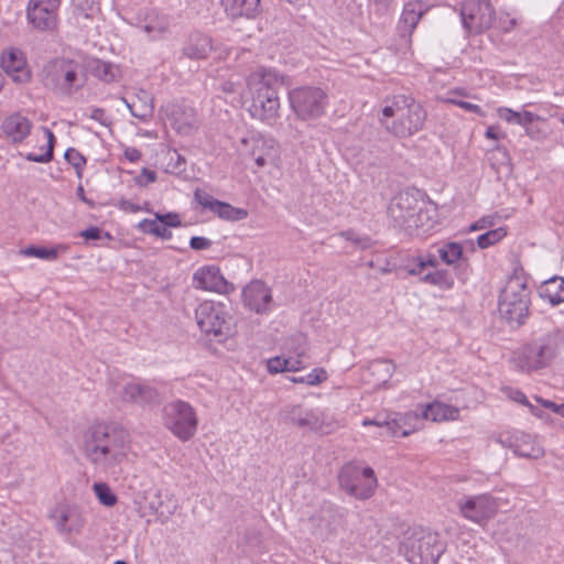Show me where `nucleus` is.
I'll return each mask as SVG.
<instances>
[{
    "label": "nucleus",
    "mask_w": 564,
    "mask_h": 564,
    "mask_svg": "<svg viewBox=\"0 0 564 564\" xmlns=\"http://www.w3.org/2000/svg\"><path fill=\"white\" fill-rule=\"evenodd\" d=\"M127 433L106 424L91 425L84 435V452L94 465L109 469L127 457Z\"/></svg>",
    "instance_id": "f257e3e1"
},
{
    "label": "nucleus",
    "mask_w": 564,
    "mask_h": 564,
    "mask_svg": "<svg viewBox=\"0 0 564 564\" xmlns=\"http://www.w3.org/2000/svg\"><path fill=\"white\" fill-rule=\"evenodd\" d=\"M381 124L399 139L410 138L421 131L426 120L423 106L410 95H394L382 101Z\"/></svg>",
    "instance_id": "f03ea898"
},
{
    "label": "nucleus",
    "mask_w": 564,
    "mask_h": 564,
    "mask_svg": "<svg viewBox=\"0 0 564 564\" xmlns=\"http://www.w3.org/2000/svg\"><path fill=\"white\" fill-rule=\"evenodd\" d=\"M283 85V77L274 69L261 68L248 78L252 91L249 112L252 118L273 126L280 113L278 87Z\"/></svg>",
    "instance_id": "7ed1b4c3"
},
{
    "label": "nucleus",
    "mask_w": 564,
    "mask_h": 564,
    "mask_svg": "<svg viewBox=\"0 0 564 564\" xmlns=\"http://www.w3.org/2000/svg\"><path fill=\"white\" fill-rule=\"evenodd\" d=\"M564 348V329L555 328L522 345L516 352L517 368L530 373L549 367Z\"/></svg>",
    "instance_id": "20e7f679"
},
{
    "label": "nucleus",
    "mask_w": 564,
    "mask_h": 564,
    "mask_svg": "<svg viewBox=\"0 0 564 564\" xmlns=\"http://www.w3.org/2000/svg\"><path fill=\"white\" fill-rule=\"evenodd\" d=\"M83 65L69 58H55L43 68V85L57 97H72L86 85Z\"/></svg>",
    "instance_id": "39448f33"
},
{
    "label": "nucleus",
    "mask_w": 564,
    "mask_h": 564,
    "mask_svg": "<svg viewBox=\"0 0 564 564\" xmlns=\"http://www.w3.org/2000/svg\"><path fill=\"white\" fill-rule=\"evenodd\" d=\"M531 305V291L527 282L518 276H510L500 292L498 311L502 319L511 327L525 324Z\"/></svg>",
    "instance_id": "423d86ee"
},
{
    "label": "nucleus",
    "mask_w": 564,
    "mask_h": 564,
    "mask_svg": "<svg viewBox=\"0 0 564 564\" xmlns=\"http://www.w3.org/2000/svg\"><path fill=\"white\" fill-rule=\"evenodd\" d=\"M338 482L344 491L359 500L370 498L378 485L375 470L371 467H360L355 463H347L340 468Z\"/></svg>",
    "instance_id": "0eeeda50"
},
{
    "label": "nucleus",
    "mask_w": 564,
    "mask_h": 564,
    "mask_svg": "<svg viewBox=\"0 0 564 564\" xmlns=\"http://www.w3.org/2000/svg\"><path fill=\"white\" fill-rule=\"evenodd\" d=\"M420 199L414 191L398 193L388 206V217L394 228L402 229L409 235L414 234L416 221L424 218V214H417Z\"/></svg>",
    "instance_id": "6e6552de"
},
{
    "label": "nucleus",
    "mask_w": 564,
    "mask_h": 564,
    "mask_svg": "<svg viewBox=\"0 0 564 564\" xmlns=\"http://www.w3.org/2000/svg\"><path fill=\"white\" fill-rule=\"evenodd\" d=\"M163 421L167 430L182 442L191 440L198 425L194 408L185 401L175 400L164 405Z\"/></svg>",
    "instance_id": "1a4fd4ad"
},
{
    "label": "nucleus",
    "mask_w": 564,
    "mask_h": 564,
    "mask_svg": "<svg viewBox=\"0 0 564 564\" xmlns=\"http://www.w3.org/2000/svg\"><path fill=\"white\" fill-rule=\"evenodd\" d=\"M198 328L207 336H229L231 333L229 307L221 302L205 301L195 310Z\"/></svg>",
    "instance_id": "9d476101"
},
{
    "label": "nucleus",
    "mask_w": 564,
    "mask_h": 564,
    "mask_svg": "<svg viewBox=\"0 0 564 564\" xmlns=\"http://www.w3.org/2000/svg\"><path fill=\"white\" fill-rule=\"evenodd\" d=\"M290 107L301 120H313L324 115L327 94L319 87L302 86L289 93Z\"/></svg>",
    "instance_id": "9b49d317"
},
{
    "label": "nucleus",
    "mask_w": 564,
    "mask_h": 564,
    "mask_svg": "<svg viewBox=\"0 0 564 564\" xmlns=\"http://www.w3.org/2000/svg\"><path fill=\"white\" fill-rule=\"evenodd\" d=\"M463 26L474 34L488 30L495 18V9L490 0H464L460 3Z\"/></svg>",
    "instance_id": "f8f14e48"
},
{
    "label": "nucleus",
    "mask_w": 564,
    "mask_h": 564,
    "mask_svg": "<svg viewBox=\"0 0 564 564\" xmlns=\"http://www.w3.org/2000/svg\"><path fill=\"white\" fill-rule=\"evenodd\" d=\"M457 507L462 517L479 525H485L498 510L496 499L489 494L463 497L457 500Z\"/></svg>",
    "instance_id": "ddd939ff"
},
{
    "label": "nucleus",
    "mask_w": 564,
    "mask_h": 564,
    "mask_svg": "<svg viewBox=\"0 0 564 564\" xmlns=\"http://www.w3.org/2000/svg\"><path fill=\"white\" fill-rule=\"evenodd\" d=\"M280 416L284 422L313 432L329 433V424L325 423V415L319 409H306L301 404L284 406Z\"/></svg>",
    "instance_id": "4468645a"
},
{
    "label": "nucleus",
    "mask_w": 564,
    "mask_h": 564,
    "mask_svg": "<svg viewBox=\"0 0 564 564\" xmlns=\"http://www.w3.org/2000/svg\"><path fill=\"white\" fill-rule=\"evenodd\" d=\"M48 518L61 535L80 534L86 523L82 509L69 503L57 505L50 512Z\"/></svg>",
    "instance_id": "2eb2a0df"
},
{
    "label": "nucleus",
    "mask_w": 564,
    "mask_h": 564,
    "mask_svg": "<svg viewBox=\"0 0 564 564\" xmlns=\"http://www.w3.org/2000/svg\"><path fill=\"white\" fill-rule=\"evenodd\" d=\"M59 0H29L26 18L40 31H53L57 25Z\"/></svg>",
    "instance_id": "dca6fc26"
},
{
    "label": "nucleus",
    "mask_w": 564,
    "mask_h": 564,
    "mask_svg": "<svg viewBox=\"0 0 564 564\" xmlns=\"http://www.w3.org/2000/svg\"><path fill=\"white\" fill-rule=\"evenodd\" d=\"M434 251L437 252L441 262L453 268L458 279H466L470 270V263L464 253L462 243L456 241L436 242L434 243Z\"/></svg>",
    "instance_id": "f3484780"
},
{
    "label": "nucleus",
    "mask_w": 564,
    "mask_h": 564,
    "mask_svg": "<svg viewBox=\"0 0 564 564\" xmlns=\"http://www.w3.org/2000/svg\"><path fill=\"white\" fill-rule=\"evenodd\" d=\"M196 289L204 291L229 293L234 290V285L229 283L216 265H205L197 269L193 275Z\"/></svg>",
    "instance_id": "a211bd4d"
},
{
    "label": "nucleus",
    "mask_w": 564,
    "mask_h": 564,
    "mask_svg": "<svg viewBox=\"0 0 564 564\" xmlns=\"http://www.w3.org/2000/svg\"><path fill=\"white\" fill-rule=\"evenodd\" d=\"M242 300L245 306L257 314H265L271 311V290L262 281L256 280L245 286Z\"/></svg>",
    "instance_id": "6ab92c4d"
},
{
    "label": "nucleus",
    "mask_w": 564,
    "mask_h": 564,
    "mask_svg": "<svg viewBox=\"0 0 564 564\" xmlns=\"http://www.w3.org/2000/svg\"><path fill=\"white\" fill-rule=\"evenodd\" d=\"M121 398L124 402L139 405H154L161 402V395L154 387L140 382L124 384Z\"/></svg>",
    "instance_id": "aec40b11"
},
{
    "label": "nucleus",
    "mask_w": 564,
    "mask_h": 564,
    "mask_svg": "<svg viewBox=\"0 0 564 564\" xmlns=\"http://www.w3.org/2000/svg\"><path fill=\"white\" fill-rule=\"evenodd\" d=\"M25 58L18 48H9L2 53L1 68L12 77L17 83H26L30 80V72L25 68Z\"/></svg>",
    "instance_id": "412c9836"
},
{
    "label": "nucleus",
    "mask_w": 564,
    "mask_h": 564,
    "mask_svg": "<svg viewBox=\"0 0 564 564\" xmlns=\"http://www.w3.org/2000/svg\"><path fill=\"white\" fill-rule=\"evenodd\" d=\"M429 10L426 3L422 0L409 1L404 4L401 18L398 24V31L402 37L411 36L419 21Z\"/></svg>",
    "instance_id": "4be33fe9"
},
{
    "label": "nucleus",
    "mask_w": 564,
    "mask_h": 564,
    "mask_svg": "<svg viewBox=\"0 0 564 564\" xmlns=\"http://www.w3.org/2000/svg\"><path fill=\"white\" fill-rule=\"evenodd\" d=\"M32 126L30 119L15 112L3 120L1 130L13 143H21L31 133Z\"/></svg>",
    "instance_id": "5701e85b"
},
{
    "label": "nucleus",
    "mask_w": 564,
    "mask_h": 564,
    "mask_svg": "<svg viewBox=\"0 0 564 564\" xmlns=\"http://www.w3.org/2000/svg\"><path fill=\"white\" fill-rule=\"evenodd\" d=\"M213 51V40L208 35L194 32L182 48L183 56L191 59H205Z\"/></svg>",
    "instance_id": "b1692460"
},
{
    "label": "nucleus",
    "mask_w": 564,
    "mask_h": 564,
    "mask_svg": "<svg viewBox=\"0 0 564 564\" xmlns=\"http://www.w3.org/2000/svg\"><path fill=\"white\" fill-rule=\"evenodd\" d=\"M121 99L134 118L147 121L153 116V98L147 90L139 89L131 99L124 97Z\"/></svg>",
    "instance_id": "393cba45"
},
{
    "label": "nucleus",
    "mask_w": 564,
    "mask_h": 564,
    "mask_svg": "<svg viewBox=\"0 0 564 564\" xmlns=\"http://www.w3.org/2000/svg\"><path fill=\"white\" fill-rule=\"evenodd\" d=\"M174 129L182 134H189L198 128V119L194 108L174 105L171 113Z\"/></svg>",
    "instance_id": "a878e982"
},
{
    "label": "nucleus",
    "mask_w": 564,
    "mask_h": 564,
    "mask_svg": "<svg viewBox=\"0 0 564 564\" xmlns=\"http://www.w3.org/2000/svg\"><path fill=\"white\" fill-rule=\"evenodd\" d=\"M221 3L231 19H253L260 13V0H221Z\"/></svg>",
    "instance_id": "bb28decb"
},
{
    "label": "nucleus",
    "mask_w": 564,
    "mask_h": 564,
    "mask_svg": "<svg viewBox=\"0 0 564 564\" xmlns=\"http://www.w3.org/2000/svg\"><path fill=\"white\" fill-rule=\"evenodd\" d=\"M140 28L152 40L160 39L169 29V21L164 15L159 14L155 10H147L143 18L139 17Z\"/></svg>",
    "instance_id": "cd10ccee"
},
{
    "label": "nucleus",
    "mask_w": 564,
    "mask_h": 564,
    "mask_svg": "<svg viewBox=\"0 0 564 564\" xmlns=\"http://www.w3.org/2000/svg\"><path fill=\"white\" fill-rule=\"evenodd\" d=\"M251 155L259 167H263L269 162H273L278 156L275 140L264 138L252 139Z\"/></svg>",
    "instance_id": "c85d7f7f"
},
{
    "label": "nucleus",
    "mask_w": 564,
    "mask_h": 564,
    "mask_svg": "<svg viewBox=\"0 0 564 564\" xmlns=\"http://www.w3.org/2000/svg\"><path fill=\"white\" fill-rule=\"evenodd\" d=\"M445 552V544L437 541L436 536H425L419 540L417 554L422 564H437Z\"/></svg>",
    "instance_id": "c756f323"
},
{
    "label": "nucleus",
    "mask_w": 564,
    "mask_h": 564,
    "mask_svg": "<svg viewBox=\"0 0 564 564\" xmlns=\"http://www.w3.org/2000/svg\"><path fill=\"white\" fill-rule=\"evenodd\" d=\"M538 292L542 300L553 306L558 305L564 302V279L557 275L550 278L539 286Z\"/></svg>",
    "instance_id": "7c9ffc66"
},
{
    "label": "nucleus",
    "mask_w": 564,
    "mask_h": 564,
    "mask_svg": "<svg viewBox=\"0 0 564 564\" xmlns=\"http://www.w3.org/2000/svg\"><path fill=\"white\" fill-rule=\"evenodd\" d=\"M458 413L457 408L435 401L424 406L422 417L433 422H442L457 419Z\"/></svg>",
    "instance_id": "2f4dec72"
},
{
    "label": "nucleus",
    "mask_w": 564,
    "mask_h": 564,
    "mask_svg": "<svg viewBox=\"0 0 564 564\" xmlns=\"http://www.w3.org/2000/svg\"><path fill=\"white\" fill-rule=\"evenodd\" d=\"M87 69L94 77L105 83H112L119 76V69L115 64L99 58L91 59L87 65Z\"/></svg>",
    "instance_id": "473e14b6"
},
{
    "label": "nucleus",
    "mask_w": 564,
    "mask_h": 564,
    "mask_svg": "<svg viewBox=\"0 0 564 564\" xmlns=\"http://www.w3.org/2000/svg\"><path fill=\"white\" fill-rule=\"evenodd\" d=\"M512 448L519 457L538 459L544 455L543 448L534 444L531 436L527 434H522L520 438L517 437Z\"/></svg>",
    "instance_id": "72a5a7b5"
},
{
    "label": "nucleus",
    "mask_w": 564,
    "mask_h": 564,
    "mask_svg": "<svg viewBox=\"0 0 564 564\" xmlns=\"http://www.w3.org/2000/svg\"><path fill=\"white\" fill-rule=\"evenodd\" d=\"M343 518V513L338 508L333 505H325L321 508L317 516L312 518V521L318 522L321 531H330L333 525Z\"/></svg>",
    "instance_id": "f704fd0d"
},
{
    "label": "nucleus",
    "mask_w": 564,
    "mask_h": 564,
    "mask_svg": "<svg viewBox=\"0 0 564 564\" xmlns=\"http://www.w3.org/2000/svg\"><path fill=\"white\" fill-rule=\"evenodd\" d=\"M421 281L442 290H451L454 286V276L446 269H435L433 272H427L421 276Z\"/></svg>",
    "instance_id": "c9c22d12"
},
{
    "label": "nucleus",
    "mask_w": 564,
    "mask_h": 564,
    "mask_svg": "<svg viewBox=\"0 0 564 564\" xmlns=\"http://www.w3.org/2000/svg\"><path fill=\"white\" fill-rule=\"evenodd\" d=\"M498 115L507 122L516 123L522 127H528L530 123L539 119V116L531 111L519 112L506 107L499 108Z\"/></svg>",
    "instance_id": "e433bc0d"
},
{
    "label": "nucleus",
    "mask_w": 564,
    "mask_h": 564,
    "mask_svg": "<svg viewBox=\"0 0 564 564\" xmlns=\"http://www.w3.org/2000/svg\"><path fill=\"white\" fill-rule=\"evenodd\" d=\"M219 218L228 221H240L248 217V210L240 207H235L229 203L219 200L213 212Z\"/></svg>",
    "instance_id": "4c0bfd02"
},
{
    "label": "nucleus",
    "mask_w": 564,
    "mask_h": 564,
    "mask_svg": "<svg viewBox=\"0 0 564 564\" xmlns=\"http://www.w3.org/2000/svg\"><path fill=\"white\" fill-rule=\"evenodd\" d=\"M413 430L405 427L403 419H393L391 421L383 420L382 427L380 429V437H405L412 433Z\"/></svg>",
    "instance_id": "58836bf2"
},
{
    "label": "nucleus",
    "mask_w": 564,
    "mask_h": 564,
    "mask_svg": "<svg viewBox=\"0 0 564 564\" xmlns=\"http://www.w3.org/2000/svg\"><path fill=\"white\" fill-rule=\"evenodd\" d=\"M137 229L143 234L152 235L158 238L169 240L172 238V231L163 226L160 221L154 219L144 218L138 223Z\"/></svg>",
    "instance_id": "ea45409f"
},
{
    "label": "nucleus",
    "mask_w": 564,
    "mask_h": 564,
    "mask_svg": "<svg viewBox=\"0 0 564 564\" xmlns=\"http://www.w3.org/2000/svg\"><path fill=\"white\" fill-rule=\"evenodd\" d=\"M440 262L437 252L434 251L433 243L425 254L417 257V263L413 268L409 269V274L421 275L427 267L437 269Z\"/></svg>",
    "instance_id": "a19ab883"
},
{
    "label": "nucleus",
    "mask_w": 564,
    "mask_h": 564,
    "mask_svg": "<svg viewBox=\"0 0 564 564\" xmlns=\"http://www.w3.org/2000/svg\"><path fill=\"white\" fill-rule=\"evenodd\" d=\"M43 131L47 138L45 153L35 154V153L29 152V153L24 154L25 160H28L30 162H35V163H48L53 160L56 138H55L54 133L48 128H43Z\"/></svg>",
    "instance_id": "79ce46f5"
},
{
    "label": "nucleus",
    "mask_w": 564,
    "mask_h": 564,
    "mask_svg": "<svg viewBox=\"0 0 564 564\" xmlns=\"http://www.w3.org/2000/svg\"><path fill=\"white\" fill-rule=\"evenodd\" d=\"M19 253L24 257H35L46 261L56 260L58 257V250L56 248H46L35 245L21 249Z\"/></svg>",
    "instance_id": "37998d69"
},
{
    "label": "nucleus",
    "mask_w": 564,
    "mask_h": 564,
    "mask_svg": "<svg viewBox=\"0 0 564 564\" xmlns=\"http://www.w3.org/2000/svg\"><path fill=\"white\" fill-rule=\"evenodd\" d=\"M417 214H424V218L421 221H416L417 227L414 229V234L416 236H424L435 230L438 226V221L436 219V212L433 210L432 214L430 210H423L420 206L417 208Z\"/></svg>",
    "instance_id": "c03bdc74"
},
{
    "label": "nucleus",
    "mask_w": 564,
    "mask_h": 564,
    "mask_svg": "<svg viewBox=\"0 0 564 564\" xmlns=\"http://www.w3.org/2000/svg\"><path fill=\"white\" fill-rule=\"evenodd\" d=\"M487 160L489 161L492 170H495L497 173L500 172L502 166H508L510 164V155L507 149L502 147H496L488 151Z\"/></svg>",
    "instance_id": "a18cd8bd"
},
{
    "label": "nucleus",
    "mask_w": 564,
    "mask_h": 564,
    "mask_svg": "<svg viewBox=\"0 0 564 564\" xmlns=\"http://www.w3.org/2000/svg\"><path fill=\"white\" fill-rule=\"evenodd\" d=\"M506 235L507 230L502 227L488 230L477 237V246L480 249H487L502 240Z\"/></svg>",
    "instance_id": "49530a36"
},
{
    "label": "nucleus",
    "mask_w": 564,
    "mask_h": 564,
    "mask_svg": "<svg viewBox=\"0 0 564 564\" xmlns=\"http://www.w3.org/2000/svg\"><path fill=\"white\" fill-rule=\"evenodd\" d=\"M94 492L99 502L106 507H113L118 499L106 482L94 484Z\"/></svg>",
    "instance_id": "de8ad7c7"
},
{
    "label": "nucleus",
    "mask_w": 564,
    "mask_h": 564,
    "mask_svg": "<svg viewBox=\"0 0 564 564\" xmlns=\"http://www.w3.org/2000/svg\"><path fill=\"white\" fill-rule=\"evenodd\" d=\"M64 159L75 169L76 175L82 178L83 170L87 163L86 158L75 148H68L64 153Z\"/></svg>",
    "instance_id": "09e8293b"
},
{
    "label": "nucleus",
    "mask_w": 564,
    "mask_h": 564,
    "mask_svg": "<svg viewBox=\"0 0 564 564\" xmlns=\"http://www.w3.org/2000/svg\"><path fill=\"white\" fill-rule=\"evenodd\" d=\"M170 160L166 164V172L171 174H182L186 170V160L176 150L169 153Z\"/></svg>",
    "instance_id": "8fccbe9b"
},
{
    "label": "nucleus",
    "mask_w": 564,
    "mask_h": 564,
    "mask_svg": "<svg viewBox=\"0 0 564 564\" xmlns=\"http://www.w3.org/2000/svg\"><path fill=\"white\" fill-rule=\"evenodd\" d=\"M72 6L77 18L89 19L95 9V0H72Z\"/></svg>",
    "instance_id": "3c124183"
},
{
    "label": "nucleus",
    "mask_w": 564,
    "mask_h": 564,
    "mask_svg": "<svg viewBox=\"0 0 564 564\" xmlns=\"http://www.w3.org/2000/svg\"><path fill=\"white\" fill-rule=\"evenodd\" d=\"M194 199L205 209L210 210L212 213L216 208V204L219 202L218 199L214 198L210 194L207 192L196 188L194 192Z\"/></svg>",
    "instance_id": "603ef678"
},
{
    "label": "nucleus",
    "mask_w": 564,
    "mask_h": 564,
    "mask_svg": "<svg viewBox=\"0 0 564 564\" xmlns=\"http://www.w3.org/2000/svg\"><path fill=\"white\" fill-rule=\"evenodd\" d=\"M155 219L160 221L163 226H165L167 229L170 228H177L182 225V220L180 218V215L174 212H169L165 214L155 213Z\"/></svg>",
    "instance_id": "864d4df0"
},
{
    "label": "nucleus",
    "mask_w": 564,
    "mask_h": 564,
    "mask_svg": "<svg viewBox=\"0 0 564 564\" xmlns=\"http://www.w3.org/2000/svg\"><path fill=\"white\" fill-rule=\"evenodd\" d=\"M288 359L276 356L273 358H270L267 362V369L270 373H280L285 372L288 369Z\"/></svg>",
    "instance_id": "5fc2aeb1"
},
{
    "label": "nucleus",
    "mask_w": 564,
    "mask_h": 564,
    "mask_svg": "<svg viewBox=\"0 0 564 564\" xmlns=\"http://www.w3.org/2000/svg\"><path fill=\"white\" fill-rule=\"evenodd\" d=\"M138 186L145 187L156 181V173L153 170L143 167L141 173L133 178Z\"/></svg>",
    "instance_id": "6e6d98bb"
},
{
    "label": "nucleus",
    "mask_w": 564,
    "mask_h": 564,
    "mask_svg": "<svg viewBox=\"0 0 564 564\" xmlns=\"http://www.w3.org/2000/svg\"><path fill=\"white\" fill-rule=\"evenodd\" d=\"M304 377L307 386H316L327 379L326 371L322 368H315Z\"/></svg>",
    "instance_id": "4d7b16f0"
},
{
    "label": "nucleus",
    "mask_w": 564,
    "mask_h": 564,
    "mask_svg": "<svg viewBox=\"0 0 564 564\" xmlns=\"http://www.w3.org/2000/svg\"><path fill=\"white\" fill-rule=\"evenodd\" d=\"M80 237L85 240H99L102 237L110 238V235L97 226H90L80 232Z\"/></svg>",
    "instance_id": "13d9d810"
},
{
    "label": "nucleus",
    "mask_w": 564,
    "mask_h": 564,
    "mask_svg": "<svg viewBox=\"0 0 564 564\" xmlns=\"http://www.w3.org/2000/svg\"><path fill=\"white\" fill-rule=\"evenodd\" d=\"M446 101L449 102V104L456 105V106L463 108L466 111H469V112H473V113H476V115H480V116L484 115V111H482L481 107L476 105V104H471V102H468V101L459 100V99H456V98H448Z\"/></svg>",
    "instance_id": "bf43d9fd"
},
{
    "label": "nucleus",
    "mask_w": 564,
    "mask_h": 564,
    "mask_svg": "<svg viewBox=\"0 0 564 564\" xmlns=\"http://www.w3.org/2000/svg\"><path fill=\"white\" fill-rule=\"evenodd\" d=\"M89 118L99 122L101 126H105V127H109L111 124V120L108 118L106 110L102 108H98V107L91 108Z\"/></svg>",
    "instance_id": "052dcab7"
},
{
    "label": "nucleus",
    "mask_w": 564,
    "mask_h": 564,
    "mask_svg": "<svg viewBox=\"0 0 564 564\" xmlns=\"http://www.w3.org/2000/svg\"><path fill=\"white\" fill-rule=\"evenodd\" d=\"M212 245V240L205 237L194 236L189 240V247L196 251L206 250L210 248Z\"/></svg>",
    "instance_id": "680f3d73"
},
{
    "label": "nucleus",
    "mask_w": 564,
    "mask_h": 564,
    "mask_svg": "<svg viewBox=\"0 0 564 564\" xmlns=\"http://www.w3.org/2000/svg\"><path fill=\"white\" fill-rule=\"evenodd\" d=\"M241 85L231 80L221 84V91L226 95H240Z\"/></svg>",
    "instance_id": "e2e57ef3"
},
{
    "label": "nucleus",
    "mask_w": 564,
    "mask_h": 564,
    "mask_svg": "<svg viewBox=\"0 0 564 564\" xmlns=\"http://www.w3.org/2000/svg\"><path fill=\"white\" fill-rule=\"evenodd\" d=\"M536 401L545 409L551 410L552 412L561 415L562 412V404H557L551 400H545L542 398H536Z\"/></svg>",
    "instance_id": "0e129e2a"
},
{
    "label": "nucleus",
    "mask_w": 564,
    "mask_h": 564,
    "mask_svg": "<svg viewBox=\"0 0 564 564\" xmlns=\"http://www.w3.org/2000/svg\"><path fill=\"white\" fill-rule=\"evenodd\" d=\"M119 208L124 210V212H131V213H138V212L142 210L140 205L134 204V203H132L130 200H127V199H121L119 202Z\"/></svg>",
    "instance_id": "69168bd1"
},
{
    "label": "nucleus",
    "mask_w": 564,
    "mask_h": 564,
    "mask_svg": "<svg viewBox=\"0 0 564 564\" xmlns=\"http://www.w3.org/2000/svg\"><path fill=\"white\" fill-rule=\"evenodd\" d=\"M155 500L149 502V508L156 514H162V500H161V491H156L154 495Z\"/></svg>",
    "instance_id": "338daca9"
},
{
    "label": "nucleus",
    "mask_w": 564,
    "mask_h": 564,
    "mask_svg": "<svg viewBox=\"0 0 564 564\" xmlns=\"http://www.w3.org/2000/svg\"><path fill=\"white\" fill-rule=\"evenodd\" d=\"M141 152L135 148H128L124 151V156L130 162H138L141 159Z\"/></svg>",
    "instance_id": "774afa93"
}]
</instances>
